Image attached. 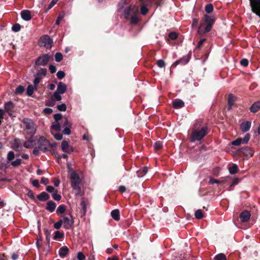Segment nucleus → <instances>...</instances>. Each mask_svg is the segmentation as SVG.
Returning a JSON list of instances; mask_svg holds the SVG:
<instances>
[{
	"label": "nucleus",
	"instance_id": "obj_7",
	"mask_svg": "<svg viewBox=\"0 0 260 260\" xmlns=\"http://www.w3.org/2000/svg\"><path fill=\"white\" fill-rule=\"evenodd\" d=\"M251 11L260 17V0H249Z\"/></svg>",
	"mask_w": 260,
	"mask_h": 260
},
{
	"label": "nucleus",
	"instance_id": "obj_44",
	"mask_svg": "<svg viewBox=\"0 0 260 260\" xmlns=\"http://www.w3.org/2000/svg\"><path fill=\"white\" fill-rule=\"evenodd\" d=\"M52 134L54 136V138L57 140H61L62 139V135L60 133L54 134L53 132H51Z\"/></svg>",
	"mask_w": 260,
	"mask_h": 260
},
{
	"label": "nucleus",
	"instance_id": "obj_15",
	"mask_svg": "<svg viewBox=\"0 0 260 260\" xmlns=\"http://www.w3.org/2000/svg\"><path fill=\"white\" fill-rule=\"evenodd\" d=\"M21 16L22 18L25 21H29L31 19L30 11L27 10L22 11Z\"/></svg>",
	"mask_w": 260,
	"mask_h": 260
},
{
	"label": "nucleus",
	"instance_id": "obj_3",
	"mask_svg": "<svg viewBox=\"0 0 260 260\" xmlns=\"http://www.w3.org/2000/svg\"><path fill=\"white\" fill-rule=\"evenodd\" d=\"M207 134V128L205 126L197 127L196 125L192 132L191 136V141L193 142L196 141H200L203 139Z\"/></svg>",
	"mask_w": 260,
	"mask_h": 260
},
{
	"label": "nucleus",
	"instance_id": "obj_25",
	"mask_svg": "<svg viewBox=\"0 0 260 260\" xmlns=\"http://www.w3.org/2000/svg\"><path fill=\"white\" fill-rule=\"evenodd\" d=\"M184 106V102L181 100H178L173 102V106L174 108L179 109Z\"/></svg>",
	"mask_w": 260,
	"mask_h": 260
},
{
	"label": "nucleus",
	"instance_id": "obj_51",
	"mask_svg": "<svg viewBox=\"0 0 260 260\" xmlns=\"http://www.w3.org/2000/svg\"><path fill=\"white\" fill-rule=\"evenodd\" d=\"M77 258L79 260H84L85 259V256L82 252H79L77 253Z\"/></svg>",
	"mask_w": 260,
	"mask_h": 260
},
{
	"label": "nucleus",
	"instance_id": "obj_35",
	"mask_svg": "<svg viewBox=\"0 0 260 260\" xmlns=\"http://www.w3.org/2000/svg\"><path fill=\"white\" fill-rule=\"evenodd\" d=\"M213 10V5L211 4H207L205 7V11L207 13H211Z\"/></svg>",
	"mask_w": 260,
	"mask_h": 260
},
{
	"label": "nucleus",
	"instance_id": "obj_17",
	"mask_svg": "<svg viewBox=\"0 0 260 260\" xmlns=\"http://www.w3.org/2000/svg\"><path fill=\"white\" fill-rule=\"evenodd\" d=\"M236 100V97L233 95L232 94H230L228 95V109L231 110L232 106L234 105Z\"/></svg>",
	"mask_w": 260,
	"mask_h": 260
},
{
	"label": "nucleus",
	"instance_id": "obj_42",
	"mask_svg": "<svg viewBox=\"0 0 260 260\" xmlns=\"http://www.w3.org/2000/svg\"><path fill=\"white\" fill-rule=\"evenodd\" d=\"M15 157V154L13 151H10L7 154V159L11 161Z\"/></svg>",
	"mask_w": 260,
	"mask_h": 260
},
{
	"label": "nucleus",
	"instance_id": "obj_41",
	"mask_svg": "<svg viewBox=\"0 0 260 260\" xmlns=\"http://www.w3.org/2000/svg\"><path fill=\"white\" fill-rule=\"evenodd\" d=\"M209 183L210 184H214V183H217V184H219V183H223V181H219V180H218L217 179H215L212 177H211L209 179Z\"/></svg>",
	"mask_w": 260,
	"mask_h": 260
},
{
	"label": "nucleus",
	"instance_id": "obj_4",
	"mask_svg": "<svg viewBox=\"0 0 260 260\" xmlns=\"http://www.w3.org/2000/svg\"><path fill=\"white\" fill-rule=\"evenodd\" d=\"M22 124L25 132L31 137L35 134L36 131L33 121L30 119L24 118L22 121Z\"/></svg>",
	"mask_w": 260,
	"mask_h": 260
},
{
	"label": "nucleus",
	"instance_id": "obj_57",
	"mask_svg": "<svg viewBox=\"0 0 260 260\" xmlns=\"http://www.w3.org/2000/svg\"><path fill=\"white\" fill-rule=\"evenodd\" d=\"M148 10L146 7H145V6L141 7V13L142 14L145 15L148 12Z\"/></svg>",
	"mask_w": 260,
	"mask_h": 260
},
{
	"label": "nucleus",
	"instance_id": "obj_9",
	"mask_svg": "<svg viewBox=\"0 0 260 260\" xmlns=\"http://www.w3.org/2000/svg\"><path fill=\"white\" fill-rule=\"evenodd\" d=\"M138 13V9L135 6H131L124 12V17L128 19L131 14Z\"/></svg>",
	"mask_w": 260,
	"mask_h": 260
},
{
	"label": "nucleus",
	"instance_id": "obj_20",
	"mask_svg": "<svg viewBox=\"0 0 260 260\" xmlns=\"http://www.w3.org/2000/svg\"><path fill=\"white\" fill-rule=\"evenodd\" d=\"M56 208V204L53 201H49L47 204L46 209L49 211L52 212Z\"/></svg>",
	"mask_w": 260,
	"mask_h": 260
},
{
	"label": "nucleus",
	"instance_id": "obj_53",
	"mask_svg": "<svg viewBox=\"0 0 260 260\" xmlns=\"http://www.w3.org/2000/svg\"><path fill=\"white\" fill-rule=\"evenodd\" d=\"M250 139V135L249 134H246L245 135L244 138L242 139L243 143L246 144L248 143L249 140Z\"/></svg>",
	"mask_w": 260,
	"mask_h": 260
},
{
	"label": "nucleus",
	"instance_id": "obj_33",
	"mask_svg": "<svg viewBox=\"0 0 260 260\" xmlns=\"http://www.w3.org/2000/svg\"><path fill=\"white\" fill-rule=\"evenodd\" d=\"M214 259L215 260H226V256L223 253H219L216 255Z\"/></svg>",
	"mask_w": 260,
	"mask_h": 260
},
{
	"label": "nucleus",
	"instance_id": "obj_40",
	"mask_svg": "<svg viewBox=\"0 0 260 260\" xmlns=\"http://www.w3.org/2000/svg\"><path fill=\"white\" fill-rule=\"evenodd\" d=\"M33 141L31 140H29L28 141L24 143V146L27 148L31 147L33 145Z\"/></svg>",
	"mask_w": 260,
	"mask_h": 260
},
{
	"label": "nucleus",
	"instance_id": "obj_10",
	"mask_svg": "<svg viewBox=\"0 0 260 260\" xmlns=\"http://www.w3.org/2000/svg\"><path fill=\"white\" fill-rule=\"evenodd\" d=\"M63 126H66L64 129L62 131V133L64 135H69L71 133L70 128L71 127V124L70 123L67 118H64L63 120Z\"/></svg>",
	"mask_w": 260,
	"mask_h": 260
},
{
	"label": "nucleus",
	"instance_id": "obj_14",
	"mask_svg": "<svg viewBox=\"0 0 260 260\" xmlns=\"http://www.w3.org/2000/svg\"><path fill=\"white\" fill-rule=\"evenodd\" d=\"M61 148L62 151L64 152H71L73 151L72 147H70L68 142L63 141L61 143Z\"/></svg>",
	"mask_w": 260,
	"mask_h": 260
},
{
	"label": "nucleus",
	"instance_id": "obj_52",
	"mask_svg": "<svg viewBox=\"0 0 260 260\" xmlns=\"http://www.w3.org/2000/svg\"><path fill=\"white\" fill-rule=\"evenodd\" d=\"M52 197L56 201H59L61 199V196L57 194L56 191L52 194Z\"/></svg>",
	"mask_w": 260,
	"mask_h": 260
},
{
	"label": "nucleus",
	"instance_id": "obj_64",
	"mask_svg": "<svg viewBox=\"0 0 260 260\" xmlns=\"http://www.w3.org/2000/svg\"><path fill=\"white\" fill-rule=\"evenodd\" d=\"M41 182L42 184L46 185L48 183V179L45 177H42Z\"/></svg>",
	"mask_w": 260,
	"mask_h": 260
},
{
	"label": "nucleus",
	"instance_id": "obj_60",
	"mask_svg": "<svg viewBox=\"0 0 260 260\" xmlns=\"http://www.w3.org/2000/svg\"><path fill=\"white\" fill-rule=\"evenodd\" d=\"M54 118L55 121H58V120H60L62 118V115L61 114H55L54 115Z\"/></svg>",
	"mask_w": 260,
	"mask_h": 260
},
{
	"label": "nucleus",
	"instance_id": "obj_48",
	"mask_svg": "<svg viewBox=\"0 0 260 260\" xmlns=\"http://www.w3.org/2000/svg\"><path fill=\"white\" fill-rule=\"evenodd\" d=\"M21 26L19 24H15L13 25L12 29L15 32H17L20 30Z\"/></svg>",
	"mask_w": 260,
	"mask_h": 260
},
{
	"label": "nucleus",
	"instance_id": "obj_49",
	"mask_svg": "<svg viewBox=\"0 0 260 260\" xmlns=\"http://www.w3.org/2000/svg\"><path fill=\"white\" fill-rule=\"evenodd\" d=\"M162 143L161 142L158 141L155 143L154 147L155 150H159L162 147Z\"/></svg>",
	"mask_w": 260,
	"mask_h": 260
},
{
	"label": "nucleus",
	"instance_id": "obj_13",
	"mask_svg": "<svg viewBox=\"0 0 260 260\" xmlns=\"http://www.w3.org/2000/svg\"><path fill=\"white\" fill-rule=\"evenodd\" d=\"M11 147L15 150H20L21 147V142L19 139H14L13 141L11 142Z\"/></svg>",
	"mask_w": 260,
	"mask_h": 260
},
{
	"label": "nucleus",
	"instance_id": "obj_8",
	"mask_svg": "<svg viewBox=\"0 0 260 260\" xmlns=\"http://www.w3.org/2000/svg\"><path fill=\"white\" fill-rule=\"evenodd\" d=\"M49 58L48 54H43L37 58L36 64L37 66H45L48 63Z\"/></svg>",
	"mask_w": 260,
	"mask_h": 260
},
{
	"label": "nucleus",
	"instance_id": "obj_31",
	"mask_svg": "<svg viewBox=\"0 0 260 260\" xmlns=\"http://www.w3.org/2000/svg\"><path fill=\"white\" fill-rule=\"evenodd\" d=\"M66 211V207L63 205H61L58 206L56 210V213L57 214H62Z\"/></svg>",
	"mask_w": 260,
	"mask_h": 260
},
{
	"label": "nucleus",
	"instance_id": "obj_61",
	"mask_svg": "<svg viewBox=\"0 0 260 260\" xmlns=\"http://www.w3.org/2000/svg\"><path fill=\"white\" fill-rule=\"evenodd\" d=\"M49 70L51 73H54L56 71V67L53 65H50L49 66Z\"/></svg>",
	"mask_w": 260,
	"mask_h": 260
},
{
	"label": "nucleus",
	"instance_id": "obj_36",
	"mask_svg": "<svg viewBox=\"0 0 260 260\" xmlns=\"http://www.w3.org/2000/svg\"><path fill=\"white\" fill-rule=\"evenodd\" d=\"M137 13L134 14V15L131 18V23L135 24L137 23L139 21V19L136 15Z\"/></svg>",
	"mask_w": 260,
	"mask_h": 260
},
{
	"label": "nucleus",
	"instance_id": "obj_62",
	"mask_svg": "<svg viewBox=\"0 0 260 260\" xmlns=\"http://www.w3.org/2000/svg\"><path fill=\"white\" fill-rule=\"evenodd\" d=\"M57 146V143L55 142L50 143V146H49V151H51L52 149L56 147Z\"/></svg>",
	"mask_w": 260,
	"mask_h": 260
},
{
	"label": "nucleus",
	"instance_id": "obj_63",
	"mask_svg": "<svg viewBox=\"0 0 260 260\" xmlns=\"http://www.w3.org/2000/svg\"><path fill=\"white\" fill-rule=\"evenodd\" d=\"M32 184L34 186L38 187L39 186V182L38 180L35 179L32 181Z\"/></svg>",
	"mask_w": 260,
	"mask_h": 260
},
{
	"label": "nucleus",
	"instance_id": "obj_19",
	"mask_svg": "<svg viewBox=\"0 0 260 260\" xmlns=\"http://www.w3.org/2000/svg\"><path fill=\"white\" fill-rule=\"evenodd\" d=\"M66 85L64 83L60 82L57 85L56 91L61 94H63L66 92Z\"/></svg>",
	"mask_w": 260,
	"mask_h": 260
},
{
	"label": "nucleus",
	"instance_id": "obj_5",
	"mask_svg": "<svg viewBox=\"0 0 260 260\" xmlns=\"http://www.w3.org/2000/svg\"><path fill=\"white\" fill-rule=\"evenodd\" d=\"M53 41L47 35H44L41 37L39 41V45L41 47H44L46 49H50L53 45Z\"/></svg>",
	"mask_w": 260,
	"mask_h": 260
},
{
	"label": "nucleus",
	"instance_id": "obj_38",
	"mask_svg": "<svg viewBox=\"0 0 260 260\" xmlns=\"http://www.w3.org/2000/svg\"><path fill=\"white\" fill-rule=\"evenodd\" d=\"M63 234L60 233L59 231H56L55 232V234H54L53 238L54 239H61V238H63Z\"/></svg>",
	"mask_w": 260,
	"mask_h": 260
},
{
	"label": "nucleus",
	"instance_id": "obj_23",
	"mask_svg": "<svg viewBox=\"0 0 260 260\" xmlns=\"http://www.w3.org/2000/svg\"><path fill=\"white\" fill-rule=\"evenodd\" d=\"M111 216L116 221H118L120 219L119 211L118 209L112 211L111 213Z\"/></svg>",
	"mask_w": 260,
	"mask_h": 260
},
{
	"label": "nucleus",
	"instance_id": "obj_34",
	"mask_svg": "<svg viewBox=\"0 0 260 260\" xmlns=\"http://www.w3.org/2000/svg\"><path fill=\"white\" fill-rule=\"evenodd\" d=\"M60 93L55 91L53 95V99L57 101H61V96L60 95Z\"/></svg>",
	"mask_w": 260,
	"mask_h": 260
},
{
	"label": "nucleus",
	"instance_id": "obj_50",
	"mask_svg": "<svg viewBox=\"0 0 260 260\" xmlns=\"http://www.w3.org/2000/svg\"><path fill=\"white\" fill-rule=\"evenodd\" d=\"M56 76L58 79H61L64 77L65 74L63 71H60L57 73Z\"/></svg>",
	"mask_w": 260,
	"mask_h": 260
},
{
	"label": "nucleus",
	"instance_id": "obj_32",
	"mask_svg": "<svg viewBox=\"0 0 260 260\" xmlns=\"http://www.w3.org/2000/svg\"><path fill=\"white\" fill-rule=\"evenodd\" d=\"M194 216L196 218L200 219L203 217V214L201 210H197L194 213Z\"/></svg>",
	"mask_w": 260,
	"mask_h": 260
},
{
	"label": "nucleus",
	"instance_id": "obj_56",
	"mask_svg": "<svg viewBox=\"0 0 260 260\" xmlns=\"http://www.w3.org/2000/svg\"><path fill=\"white\" fill-rule=\"evenodd\" d=\"M62 224V222L61 220H60L59 221L54 223V228L56 229H59L61 227Z\"/></svg>",
	"mask_w": 260,
	"mask_h": 260
},
{
	"label": "nucleus",
	"instance_id": "obj_28",
	"mask_svg": "<svg viewBox=\"0 0 260 260\" xmlns=\"http://www.w3.org/2000/svg\"><path fill=\"white\" fill-rule=\"evenodd\" d=\"M188 59L182 58L175 62L172 66L174 67H176L179 63L185 64L188 62Z\"/></svg>",
	"mask_w": 260,
	"mask_h": 260
},
{
	"label": "nucleus",
	"instance_id": "obj_1",
	"mask_svg": "<svg viewBox=\"0 0 260 260\" xmlns=\"http://www.w3.org/2000/svg\"><path fill=\"white\" fill-rule=\"evenodd\" d=\"M70 175L71 186L73 189L76 191V194L80 196H82L84 193V191L82 190L80 187L81 180L79 175L73 170L70 171Z\"/></svg>",
	"mask_w": 260,
	"mask_h": 260
},
{
	"label": "nucleus",
	"instance_id": "obj_18",
	"mask_svg": "<svg viewBox=\"0 0 260 260\" xmlns=\"http://www.w3.org/2000/svg\"><path fill=\"white\" fill-rule=\"evenodd\" d=\"M251 127V122L248 121L242 122L240 125V128L243 132L248 131Z\"/></svg>",
	"mask_w": 260,
	"mask_h": 260
},
{
	"label": "nucleus",
	"instance_id": "obj_39",
	"mask_svg": "<svg viewBox=\"0 0 260 260\" xmlns=\"http://www.w3.org/2000/svg\"><path fill=\"white\" fill-rule=\"evenodd\" d=\"M62 55L61 53L57 52L55 55V61L57 62H59L62 59Z\"/></svg>",
	"mask_w": 260,
	"mask_h": 260
},
{
	"label": "nucleus",
	"instance_id": "obj_46",
	"mask_svg": "<svg viewBox=\"0 0 260 260\" xmlns=\"http://www.w3.org/2000/svg\"><path fill=\"white\" fill-rule=\"evenodd\" d=\"M24 91V88L22 86H19L16 88L15 92L18 94H21Z\"/></svg>",
	"mask_w": 260,
	"mask_h": 260
},
{
	"label": "nucleus",
	"instance_id": "obj_12",
	"mask_svg": "<svg viewBox=\"0 0 260 260\" xmlns=\"http://www.w3.org/2000/svg\"><path fill=\"white\" fill-rule=\"evenodd\" d=\"M251 214L250 212L247 210L243 211L240 215V218L242 222H247L250 219Z\"/></svg>",
	"mask_w": 260,
	"mask_h": 260
},
{
	"label": "nucleus",
	"instance_id": "obj_24",
	"mask_svg": "<svg viewBox=\"0 0 260 260\" xmlns=\"http://www.w3.org/2000/svg\"><path fill=\"white\" fill-rule=\"evenodd\" d=\"M69 249L67 247H62L59 251V256L61 257H65L68 253Z\"/></svg>",
	"mask_w": 260,
	"mask_h": 260
},
{
	"label": "nucleus",
	"instance_id": "obj_59",
	"mask_svg": "<svg viewBox=\"0 0 260 260\" xmlns=\"http://www.w3.org/2000/svg\"><path fill=\"white\" fill-rule=\"evenodd\" d=\"M45 234L46 235V240L48 241H49L51 236L50 232L48 230H45Z\"/></svg>",
	"mask_w": 260,
	"mask_h": 260
},
{
	"label": "nucleus",
	"instance_id": "obj_22",
	"mask_svg": "<svg viewBox=\"0 0 260 260\" xmlns=\"http://www.w3.org/2000/svg\"><path fill=\"white\" fill-rule=\"evenodd\" d=\"M38 200L42 201H45L49 199V196L45 192H42L37 197Z\"/></svg>",
	"mask_w": 260,
	"mask_h": 260
},
{
	"label": "nucleus",
	"instance_id": "obj_47",
	"mask_svg": "<svg viewBox=\"0 0 260 260\" xmlns=\"http://www.w3.org/2000/svg\"><path fill=\"white\" fill-rule=\"evenodd\" d=\"M40 80H41V78L39 76H35V78L34 81V86H35V88H37V86L40 82Z\"/></svg>",
	"mask_w": 260,
	"mask_h": 260
},
{
	"label": "nucleus",
	"instance_id": "obj_55",
	"mask_svg": "<svg viewBox=\"0 0 260 260\" xmlns=\"http://www.w3.org/2000/svg\"><path fill=\"white\" fill-rule=\"evenodd\" d=\"M157 64L160 68H163L165 66V63L164 61L161 59L157 60Z\"/></svg>",
	"mask_w": 260,
	"mask_h": 260
},
{
	"label": "nucleus",
	"instance_id": "obj_6",
	"mask_svg": "<svg viewBox=\"0 0 260 260\" xmlns=\"http://www.w3.org/2000/svg\"><path fill=\"white\" fill-rule=\"evenodd\" d=\"M39 148L43 152H45L49 150L50 142L43 137H41L38 141Z\"/></svg>",
	"mask_w": 260,
	"mask_h": 260
},
{
	"label": "nucleus",
	"instance_id": "obj_54",
	"mask_svg": "<svg viewBox=\"0 0 260 260\" xmlns=\"http://www.w3.org/2000/svg\"><path fill=\"white\" fill-rule=\"evenodd\" d=\"M241 64L243 67H247L248 64V60L247 59H242L240 61Z\"/></svg>",
	"mask_w": 260,
	"mask_h": 260
},
{
	"label": "nucleus",
	"instance_id": "obj_2",
	"mask_svg": "<svg viewBox=\"0 0 260 260\" xmlns=\"http://www.w3.org/2000/svg\"><path fill=\"white\" fill-rule=\"evenodd\" d=\"M215 17L213 15H205V23H202L199 27L198 33L199 34H205L211 29L212 26L215 21Z\"/></svg>",
	"mask_w": 260,
	"mask_h": 260
},
{
	"label": "nucleus",
	"instance_id": "obj_58",
	"mask_svg": "<svg viewBox=\"0 0 260 260\" xmlns=\"http://www.w3.org/2000/svg\"><path fill=\"white\" fill-rule=\"evenodd\" d=\"M169 37L171 40H175L177 38V35L176 32H171Z\"/></svg>",
	"mask_w": 260,
	"mask_h": 260
},
{
	"label": "nucleus",
	"instance_id": "obj_37",
	"mask_svg": "<svg viewBox=\"0 0 260 260\" xmlns=\"http://www.w3.org/2000/svg\"><path fill=\"white\" fill-rule=\"evenodd\" d=\"M21 162L22 160L20 158H18L15 160L12 161L11 162V165L13 166V167H18L21 165Z\"/></svg>",
	"mask_w": 260,
	"mask_h": 260
},
{
	"label": "nucleus",
	"instance_id": "obj_21",
	"mask_svg": "<svg viewBox=\"0 0 260 260\" xmlns=\"http://www.w3.org/2000/svg\"><path fill=\"white\" fill-rule=\"evenodd\" d=\"M260 108V102H256L254 103L251 106L250 110V111L255 113L258 111Z\"/></svg>",
	"mask_w": 260,
	"mask_h": 260
},
{
	"label": "nucleus",
	"instance_id": "obj_29",
	"mask_svg": "<svg viewBox=\"0 0 260 260\" xmlns=\"http://www.w3.org/2000/svg\"><path fill=\"white\" fill-rule=\"evenodd\" d=\"M238 170V166L235 164L233 165L232 167L229 168V172L231 174H236Z\"/></svg>",
	"mask_w": 260,
	"mask_h": 260
},
{
	"label": "nucleus",
	"instance_id": "obj_30",
	"mask_svg": "<svg viewBox=\"0 0 260 260\" xmlns=\"http://www.w3.org/2000/svg\"><path fill=\"white\" fill-rule=\"evenodd\" d=\"M35 89H36L35 86H33L32 85H29L27 88V94L29 96H31L32 94Z\"/></svg>",
	"mask_w": 260,
	"mask_h": 260
},
{
	"label": "nucleus",
	"instance_id": "obj_26",
	"mask_svg": "<svg viewBox=\"0 0 260 260\" xmlns=\"http://www.w3.org/2000/svg\"><path fill=\"white\" fill-rule=\"evenodd\" d=\"M60 124L58 121H55L54 122H53L52 125H51V132H53V131L58 132L60 131Z\"/></svg>",
	"mask_w": 260,
	"mask_h": 260
},
{
	"label": "nucleus",
	"instance_id": "obj_45",
	"mask_svg": "<svg viewBox=\"0 0 260 260\" xmlns=\"http://www.w3.org/2000/svg\"><path fill=\"white\" fill-rule=\"evenodd\" d=\"M57 109L60 111H65L67 109V107L65 104H62L57 106Z\"/></svg>",
	"mask_w": 260,
	"mask_h": 260
},
{
	"label": "nucleus",
	"instance_id": "obj_43",
	"mask_svg": "<svg viewBox=\"0 0 260 260\" xmlns=\"http://www.w3.org/2000/svg\"><path fill=\"white\" fill-rule=\"evenodd\" d=\"M242 142V138H238L236 140L233 141L232 142V145L235 146H239L240 145Z\"/></svg>",
	"mask_w": 260,
	"mask_h": 260
},
{
	"label": "nucleus",
	"instance_id": "obj_16",
	"mask_svg": "<svg viewBox=\"0 0 260 260\" xmlns=\"http://www.w3.org/2000/svg\"><path fill=\"white\" fill-rule=\"evenodd\" d=\"M80 205L81 207L83 215H85L87 211V207L88 205V202L87 200L84 198H82Z\"/></svg>",
	"mask_w": 260,
	"mask_h": 260
},
{
	"label": "nucleus",
	"instance_id": "obj_11",
	"mask_svg": "<svg viewBox=\"0 0 260 260\" xmlns=\"http://www.w3.org/2000/svg\"><path fill=\"white\" fill-rule=\"evenodd\" d=\"M63 227L66 229H69L73 224V221L69 218L66 217L61 220Z\"/></svg>",
	"mask_w": 260,
	"mask_h": 260
},
{
	"label": "nucleus",
	"instance_id": "obj_27",
	"mask_svg": "<svg viewBox=\"0 0 260 260\" xmlns=\"http://www.w3.org/2000/svg\"><path fill=\"white\" fill-rule=\"evenodd\" d=\"M148 169L146 167H143L142 169H140L137 171V174L138 177H142L147 172Z\"/></svg>",
	"mask_w": 260,
	"mask_h": 260
}]
</instances>
